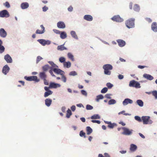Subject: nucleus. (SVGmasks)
<instances>
[{"mask_svg": "<svg viewBox=\"0 0 157 157\" xmlns=\"http://www.w3.org/2000/svg\"><path fill=\"white\" fill-rule=\"evenodd\" d=\"M51 69L55 73L57 74L63 75V74H64V72L59 69L56 68L53 69L52 67H51Z\"/></svg>", "mask_w": 157, "mask_h": 157, "instance_id": "nucleus-9", "label": "nucleus"}, {"mask_svg": "<svg viewBox=\"0 0 157 157\" xmlns=\"http://www.w3.org/2000/svg\"><path fill=\"white\" fill-rule=\"evenodd\" d=\"M118 76V78L120 79H123L124 78V76L122 75H119Z\"/></svg>", "mask_w": 157, "mask_h": 157, "instance_id": "nucleus-57", "label": "nucleus"}, {"mask_svg": "<svg viewBox=\"0 0 157 157\" xmlns=\"http://www.w3.org/2000/svg\"><path fill=\"white\" fill-rule=\"evenodd\" d=\"M4 5L7 8H9L10 7V5L9 3L6 2L5 3H4Z\"/></svg>", "mask_w": 157, "mask_h": 157, "instance_id": "nucleus-54", "label": "nucleus"}, {"mask_svg": "<svg viewBox=\"0 0 157 157\" xmlns=\"http://www.w3.org/2000/svg\"><path fill=\"white\" fill-rule=\"evenodd\" d=\"M61 85L59 84L51 82L50 83L49 88H56L57 87H59Z\"/></svg>", "mask_w": 157, "mask_h": 157, "instance_id": "nucleus-11", "label": "nucleus"}, {"mask_svg": "<svg viewBox=\"0 0 157 157\" xmlns=\"http://www.w3.org/2000/svg\"><path fill=\"white\" fill-rule=\"evenodd\" d=\"M134 10L136 11H138L140 10V6L137 4H135L133 7Z\"/></svg>", "mask_w": 157, "mask_h": 157, "instance_id": "nucleus-35", "label": "nucleus"}, {"mask_svg": "<svg viewBox=\"0 0 157 157\" xmlns=\"http://www.w3.org/2000/svg\"><path fill=\"white\" fill-rule=\"evenodd\" d=\"M7 34L6 32L3 28L0 29V36L3 38H5L7 36Z\"/></svg>", "mask_w": 157, "mask_h": 157, "instance_id": "nucleus-12", "label": "nucleus"}, {"mask_svg": "<svg viewBox=\"0 0 157 157\" xmlns=\"http://www.w3.org/2000/svg\"><path fill=\"white\" fill-rule=\"evenodd\" d=\"M10 16L9 12L6 10H3L0 11V17H8Z\"/></svg>", "mask_w": 157, "mask_h": 157, "instance_id": "nucleus-6", "label": "nucleus"}, {"mask_svg": "<svg viewBox=\"0 0 157 157\" xmlns=\"http://www.w3.org/2000/svg\"><path fill=\"white\" fill-rule=\"evenodd\" d=\"M60 37L62 39H65L67 37V34L65 32H61L60 33Z\"/></svg>", "mask_w": 157, "mask_h": 157, "instance_id": "nucleus-25", "label": "nucleus"}, {"mask_svg": "<svg viewBox=\"0 0 157 157\" xmlns=\"http://www.w3.org/2000/svg\"><path fill=\"white\" fill-rule=\"evenodd\" d=\"M52 100L50 98H47L45 100V104L48 107L50 106L52 103Z\"/></svg>", "mask_w": 157, "mask_h": 157, "instance_id": "nucleus-21", "label": "nucleus"}, {"mask_svg": "<svg viewBox=\"0 0 157 157\" xmlns=\"http://www.w3.org/2000/svg\"><path fill=\"white\" fill-rule=\"evenodd\" d=\"M43 59L40 56H37L36 59V62L37 63H38L41 60Z\"/></svg>", "mask_w": 157, "mask_h": 157, "instance_id": "nucleus-51", "label": "nucleus"}, {"mask_svg": "<svg viewBox=\"0 0 157 157\" xmlns=\"http://www.w3.org/2000/svg\"><path fill=\"white\" fill-rule=\"evenodd\" d=\"M59 62L61 63H65V59L64 57H60L59 58Z\"/></svg>", "mask_w": 157, "mask_h": 157, "instance_id": "nucleus-41", "label": "nucleus"}, {"mask_svg": "<svg viewBox=\"0 0 157 157\" xmlns=\"http://www.w3.org/2000/svg\"><path fill=\"white\" fill-rule=\"evenodd\" d=\"M52 93L53 92L51 90L46 92L44 94V96L45 97H47L49 95L52 94Z\"/></svg>", "mask_w": 157, "mask_h": 157, "instance_id": "nucleus-31", "label": "nucleus"}, {"mask_svg": "<svg viewBox=\"0 0 157 157\" xmlns=\"http://www.w3.org/2000/svg\"><path fill=\"white\" fill-rule=\"evenodd\" d=\"M25 78L27 81H34L36 82H38L39 80L37 79V77L36 76H33L30 77H25Z\"/></svg>", "mask_w": 157, "mask_h": 157, "instance_id": "nucleus-7", "label": "nucleus"}, {"mask_svg": "<svg viewBox=\"0 0 157 157\" xmlns=\"http://www.w3.org/2000/svg\"><path fill=\"white\" fill-rule=\"evenodd\" d=\"M134 18H130L127 20L125 21V25L128 28H133L134 27Z\"/></svg>", "mask_w": 157, "mask_h": 157, "instance_id": "nucleus-2", "label": "nucleus"}, {"mask_svg": "<svg viewBox=\"0 0 157 157\" xmlns=\"http://www.w3.org/2000/svg\"><path fill=\"white\" fill-rule=\"evenodd\" d=\"M49 63L52 66V67H57L58 66L56 65V64L54 63L52 61H49Z\"/></svg>", "mask_w": 157, "mask_h": 157, "instance_id": "nucleus-37", "label": "nucleus"}, {"mask_svg": "<svg viewBox=\"0 0 157 157\" xmlns=\"http://www.w3.org/2000/svg\"><path fill=\"white\" fill-rule=\"evenodd\" d=\"M122 129L123 130V132L122 133V134L127 136L131 135L133 131V130L129 129L124 127H122Z\"/></svg>", "mask_w": 157, "mask_h": 157, "instance_id": "nucleus-3", "label": "nucleus"}, {"mask_svg": "<svg viewBox=\"0 0 157 157\" xmlns=\"http://www.w3.org/2000/svg\"><path fill=\"white\" fill-rule=\"evenodd\" d=\"M77 75V74L75 71H72L69 74L70 75L75 76Z\"/></svg>", "mask_w": 157, "mask_h": 157, "instance_id": "nucleus-50", "label": "nucleus"}, {"mask_svg": "<svg viewBox=\"0 0 157 157\" xmlns=\"http://www.w3.org/2000/svg\"><path fill=\"white\" fill-rule=\"evenodd\" d=\"M137 148V147L136 145L133 144H132L130 146V149L131 151H134L136 150Z\"/></svg>", "mask_w": 157, "mask_h": 157, "instance_id": "nucleus-28", "label": "nucleus"}, {"mask_svg": "<svg viewBox=\"0 0 157 157\" xmlns=\"http://www.w3.org/2000/svg\"><path fill=\"white\" fill-rule=\"evenodd\" d=\"M71 34L72 37L76 39H78V36L77 35L75 32L74 31H72L71 32Z\"/></svg>", "mask_w": 157, "mask_h": 157, "instance_id": "nucleus-30", "label": "nucleus"}, {"mask_svg": "<svg viewBox=\"0 0 157 157\" xmlns=\"http://www.w3.org/2000/svg\"><path fill=\"white\" fill-rule=\"evenodd\" d=\"M90 118L92 120L98 119V114H94Z\"/></svg>", "mask_w": 157, "mask_h": 157, "instance_id": "nucleus-42", "label": "nucleus"}, {"mask_svg": "<svg viewBox=\"0 0 157 157\" xmlns=\"http://www.w3.org/2000/svg\"><path fill=\"white\" fill-rule=\"evenodd\" d=\"M10 68L7 65H5L3 68L2 71L5 75H6L9 71Z\"/></svg>", "mask_w": 157, "mask_h": 157, "instance_id": "nucleus-15", "label": "nucleus"}, {"mask_svg": "<svg viewBox=\"0 0 157 157\" xmlns=\"http://www.w3.org/2000/svg\"><path fill=\"white\" fill-rule=\"evenodd\" d=\"M86 109L87 110H91L93 109V107L89 105H87L86 107Z\"/></svg>", "mask_w": 157, "mask_h": 157, "instance_id": "nucleus-49", "label": "nucleus"}, {"mask_svg": "<svg viewBox=\"0 0 157 157\" xmlns=\"http://www.w3.org/2000/svg\"><path fill=\"white\" fill-rule=\"evenodd\" d=\"M49 68V66L48 65H45L43 67L42 69L44 71H47Z\"/></svg>", "mask_w": 157, "mask_h": 157, "instance_id": "nucleus-47", "label": "nucleus"}, {"mask_svg": "<svg viewBox=\"0 0 157 157\" xmlns=\"http://www.w3.org/2000/svg\"><path fill=\"white\" fill-rule=\"evenodd\" d=\"M146 66H141V65H139L138 66V67L139 68H140V69H143V68H144L146 67Z\"/></svg>", "mask_w": 157, "mask_h": 157, "instance_id": "nucleus-62", "label": "nucleus"}, {"mask_svg": "<svg viewBox=\"0 0 157 157\" xmlns=\"http://www.w3.org/2000/svg\"><path fill=\"white\" fill-rule=\"evenodd\" d=\"M37 41L43 46H45L46 44H50L49 41H46L44 39H39Z\"/></svg>", "mask_w": 157, "mask_h": 157, "instance_id": "nucleus-10", "label": "nucleus"}, {"mask_svg": "<svg viewBox=\"0 0 157 157\" xmlns=\"http://www.w3.org/2000/svg\"><path fill=\"white\" fill-rule=\"evenodd\" d=\"M57 26L58 28L60 29H64L66 27L64 22L61 21H59L57 23Z\"/></svg>", "mask_w": 157, "mask_h": 157, "instance_id": "nucleus-16", "label": "nucleus"}, {"mask_svg": "<svg viewBox=\"0 0 157 157\" xmlns=\"http://www.w3.org/2000/svg\"><path fill=\"white\" fill-rule=\"evenodd\" d=\"M152 95L155 97V99H157V91L154 90L151 92Z\"/></svg>", "mask_w": 157, "mask_h": 157, "instance_id": "nucleus-38", "label": "nucleus"}, {"mask_svg": "<svg viewBox=\"0 0 157 157\" xmlns=\"http://www.w3.org/2000/svg\"><path fill=\"white\" fill-rule=\"evenodd\" d=\"M86 133L88 135H90L92 132V129L89 126H87L86 128Z\"/></svg>", "mask_w": 157, "mask_h": 157, "instance_id": "nucleus-27", "label": "nucleus"}, {"mask_svg": "<svg viewBox=\"0 0 157 157\" xmlns=\"http://www.w3.org/2000/svg\"><path fill=\"white\" fill-rule=\"evenodd\" d=\"M111 94H107L105 95V97L108 99H111V98L110 97Z\"/></svg>", "mask_w": 157, "mask_h": 157, "instance_id": "nucleus-56", "label": "nucleus"}, {"mask_svg": "<svg viewBox=\"0 0 157 157\" xmlns=\"http://www.w3.org/2000/svg\"><path fill=\"white\" fill-rule=\"evenodd\" d=\"M135 119L136 120L138 121L139 122H141L142 121V119L138 116H136L135 117Z\"/></svg>", "mask_w": 157, "mask_h": 157, "instance_id": "nucleus-48", "label": "nucleus"}, {"mask_svg": "<svg viewBox=\"0 0 157 157\" xmlns=\"http://www.w3.org/2000/svg\"><path fill=\"white\" fill-rule=\"evenodd\" d=\"M116 124L115 123H112L111 122L108 125V127L111 128H114V127L116 126Z\"/></svg>", "mask_w": 157, "mask_h": 157, "instance_id": "nucleus-36", "label": "nucleus"}, {"mask_svg": "<svg viewBox=\"0 0 157 157\" xmlns=\"http://www.w3.org/2000/svg\"><path fill=\"white\" fill-rule=\"evenodd\" d=\"M44 84L45 85H48L49 84L48 82L46 80V79H43Z\"/></svg>", "mask_w": 157, "mask_h": 157, "instance_id": "nucleus-59", "label": "nucleus"}, {"mask_svg": "<svg viewBox=\"0 0 157 157\" xmlns=\"http://www.w3.org/2000/svg\"><path fill=\"white\" fill-rule=\"evenodd\" d=\"M21 6L22 9H26L29 7V4L27 2H23L21 4Z\"/></svg>", "mask_w": 157, "mask_h": 157, "instance_id": "nucleus-23", "label": "nucleus"}, {"mask_svg": "<svg viewBox=\"0 0 157 157\" xmlns=\"http://www.w3.org/2000/svg\"><path fill=\"white\" fill-rule=\"evenodd\" d=\"M111 19L113 21L117 22H121L123 21V19L118 15L114 16Z\"/></svg>", "mask_w": 157, "mask_h": 157, "instance_id": "nucleus-8", "label": "nucleus"}, {"mask_svg": "<svg viewBox=\"0 0 157 157\" xmlns=\"http://www.w3.org/2000/svg\"><path fill=\"white\" fill-rule=\"evenodd\" d=\"M108 91V88L107 87H104L101 91L102 93H105Z\"/></svg>", "mask_w": 157, "mask_h": 157, "instance_id": "nucleus-46", "label": "nucleus"}, {"mask_svg": "<svg viewBox=\"0 0 157 157\" xmlns=\"http://www.w3.org/2000/svg\"><path fill=\"white\" fill-rule=\"evenodd\" d=\"M151 28L153 31L157 32V24L156 22H154L152 24Z\"/></svg>", "mask_w": 157, "mask_h": 157, "instance_id": "nucleus-18", "label": "nucleus"}, {"mask_svg": "<svg viewBox=\"0 0 157 157\" xmlns=\"http://www.w3.org/2000/svg\"><path fill=\"white\" fill-rule=\"evenodd\" d=\"M4 59L7 63H11L12 62V59L10 56L7 54L4 56Z\"/></svg>", "mask_w": 157, "mask_h": 157, "instance_id": "nucleus-13", "label": "nucleus"}, {"mask_svg": "<svg viewBox=\"0 0 157 157\" xmlns=\"http://www.w3.org/2000/svg\"><path fill=\"white\" fill-rule=\"evenodd\" d=\"M40 27L42 29V31H40L39 29H37L36 32V34H41L45 32V28L43 25H40Z\"/></svg>", "mask_w": 157, "mask_h": 157, "instance_id": "nucleus-20", "label": "nucleus"}, {"mask_svg": "<svg viewBox=\"0 0 157 157\" xmlns=\"http://www.w3.org/2000/svg\"><path fill=\"white\" fill-rule=\"evenodd\" d=\"M81 93L82 94L85 96H86L87 95V93L84 90H82L81 91Z\"/></svg>", "mask_w": 157, "mask_h": 157, "instance_id": "nucleus-53", "label": "nucleus"}, {"mask_svg": "<svg viewBox=\"0 0 157 157\" xmlns=\"http://www.w3.org/2000/svg\"><path fill=\"white\" fill-rule=\"evenodd\" d=\"M71 63L69 61H68L67 62H65V63H63L64 67L67 68H69L71 67Z\"/></svg>", "mask_w": 157, "mask_h": 157, "instance_id": "nucleus-29", "label": "nucleus"}, {"mask_svg": "<svg viewBox=\"0 0 157 157\" xmlns=\"http://www.w3.org/2000/svg\"><path fill=\"white\" fill-rule=\"evenodd\" d=\"M39 77L42 79L43 80L44 79H46L47 76L44 72H41L39 73Z\"/></svg>", "mask_w": 157, "mask_h": 157, "instance_id": "nucleus-24", "label": "nucleus"}, {"mask_svg": "<svg viewBox=\"0 0 157 157\" xmlns=\"http://www.w3.org/2000/svg\"><path fill=\"white\" fill-rule=\"evenodd\" d=\"M53 31L55 33L57 34H60L61 32L59 30L56 29H53Z\"/></svg>", "mask_w": 157, "mask_h": 157, "instance_id": "nucleus-52", "label": "nucleus"}, {"mask_svg": "<svg viewBox=\"0 0 157 157\" xmlns=\"http://www.w3.org/2000/svg\"><path fill=\"white\" fill-rule=\"evenodd\" d=\"M73 7L71 6H70L68 8V10L69 11H70V12H71L73 10Z\"/></svg>", "mask_w": 157, "mask_h": 157, "instance_id": "nucleus-58", "label": "nucleus"}, {"mask_svg": "<svg viewBox=\"0 0 157 157\" xmlns=\"http://www.w3.org/2000/svg\"><path fill=\"white\" fill-rule=\"evenodd\" d=\"M105 157H110V155L107 153L104 154Z\"/></svg>", "mask_w": 157, "mask_h": 157, "instance_id": "nucleus-64", "label": "nucleus"}, {"mask_svg": "<svg viewBox=\"0 0 157 157\" xmlns=\"http://www.w3.org/2000/svg\"><path fill=\"white\" fill-rule=\"evenodd\" d=\"M133 102V101L129 99L126 98L123 102V104L124 105H126L128 103L132 104Z\"/></svg>", "mask_w": 157, "mask_h": 157, "instance_id": "nucleus-19", "label": "nucleus"}, {"mask_svg": "<svg viewBox=\"0 0 157 157\" xmlns=\"http://www.w3.org/2000/svg\"><path fill=\"white\" fill-rule=\"evenodd\" d=\"M103 68L104 70V73L105 75H110L111 74V70L113 68V66L110 64H106L104 65L103 66Z\"/></svg>", "mask_w": 157, "mask_h": 157, "instance_id": "nucleus-1", "label": "nucleus"}, {"mask_svg": "<svg viewBox=\"0 0 157 157\" xmlns=\"http://www.w3.org/2000/svg\"><path fill=\"white\" fill-rule=\"evenodd\" d=\"M116 103V101L114 99H111L108 102V104L109 105L114 104Z\"/></svg>", "mask_w": 157, "mask_h": 157, "instance_id": "nucleus-40", "label": "nucleus"}, {"mask_svg": "<svg viewBox=\"0 0 157 157\" xmlns=\"http://www.w3.org/2000/svg\"><path fill=\"white\" fill-rule=\"evenodd\" d=\"M146 20L149 23H151L152 22V20L150 18H146Z\"/></svg>", "mask_w": 157, "mask_h": 157, "instance_id": "nucleus-61", "label": "nucleus"}, {"mask_svg": "<svg viewBox=\"0 0 157 157\" xmlns=\"http://www.w3.org/2000/svg\"><path fill=\"white\" fill-rule=\"evenodd\" d=\"M142 120L144 124H151L152 123V121L150 119V117L149 116H143L142 117Z\"/></svg>", "mask_w": 157, "mask_h": 157, "instance_id": "nucleus-4", "label": "nucleus"}, {"mask_svg": "<svg viewBox=\"0 0 157 157\" xmlns=\"http://www.w3.org/2000/svg\"><path fill=\"white\" fill-rule=\"evenodd\" d=\"M83 18L85 20L88 21H91L93 20L92 17L90 15H85Z\"/></svg>", "mask_w": 157, "mask_h": 157, "instance_id": "nucleus-22", "label": "nucleus"}, {"mask_svg": "<svg viewBox=\"0 0 157 157\" xmlns=\"http://www.w3.org/2000/svg\"><path fill=\"white\" fill-rule=\"evenodd\" d=\"M129 85L130 87H135L136 88H140V84L138 82L134 80L130 81Z\"/></svg>", "mask_w": 157, "mask_h": 157, "instance_id": "nucleus-5", "label": "nucleus"}, {"mask_svg": "<svg viewBox=\"0 0 157 157\" xmlns=\"http://www.w3.org/2000/svg\"><path fill=\"white\" fill-rule=\"evenodd\" d=\"M136 103L140 107H142L143 106V102L141 100H137L136 101Z\"/></svg>", "mask_w": 157, "mask_h": 157, "instance_id": "nucleus-34", "label": "nucleus"}, {"mask_svg": "<svg viewBox=\"0 0 157 157\" xmlns=\"http://www.w3.org/2000/svg\"><path fill=\"white\" fill-rule=\"evenodd\" d=\"M67 56L68 58L72 61H74V56L71 53H68L67 54Z\"/></svg>", "mask_w": 157, "mask_h": 157, "instance_id": "nucleus-32", "label": "nucleus"}, {"mask_svg": "<svg viewBox=\"0 0 157 157\" xmlns=\"http://www.w3.org/2000/svg\"><path fill=\"white\" fill-rule=\"evenodd\" d=\"M106 85L109 89H111L113 86V85L110 82L107 83Z\"/></svg>", "mask_w": 157, "mask_h": 157, "instance_id": "nucleus-44", "label": "nucleus"}, {"mask_svg": "<svg viewBox=\"0 0 157 157\" xmlns=\"http://www.w3.org/2000/svg\"><path fill=\"white\" fill-rule=\"evenodd\" d=\"M49 87H48L47 86H45L44 87V90L46 91H47L46 92H47V91H48L51 90H50L49 89Z\"/></svg>", "mask_w": 157, "mask_h": 157, "instance_id": "nucleus-63", "label": "nucleus"}, {"mask_svg": "<svg viewBox=\"0 0 157 157\" xmlns=\"http://www.w3.org/2000/svg\"><path fill=\"white\" fill-rule=\"evenodd\" d=\"M143 77L147 80H151L154 79V77L150 75L144 74L143 75Z\"/></svg>", "mask_w": 157, "mask_h": 157, "instance_id": "nucleus-17", "label": "nucleus"}, {"mask_svg": "<svg viewBox=\"0 0 157 157\" xmlns=\"http://www.w3.org/2000/svg\"><path fill=\"white\" fill-rule=\"evenodd\" d=\"M119 46L120 47H123L125 45V42L123 40L121 39H118L117 40Z\"/></svg>", "mask_w": 157, "mask_h": 157, "instance_id": "nucleus-14", "label": "nucleus"}, {"mask_svg": "<svg viewBox=\"0 0 157 157\" xmlns=\"http://www.w3.org/2000/svg\"><path fill=\"white\" fill-rule=\"evenodd\" d=\"M5 48L4 47L2 46L1 45L0 46V53H2L3 52H4L5 51Z\"/></svg>", "mask_w": 157, "mask_h": 157, "instance_id": "nucleus-43", "label": "nucleus"}, {"mask_svg": "<svg viewBox=\"0 0 157 157\" xmlns=\"http://www.w3.org/2000/svg\"><path fill=\"white\" fill-rule=\"evenodd\" d=\"M86 133L83 132V131H81L80 132L79 135L81 137H84V138H86V136L85 135Z\"/></svg>", "mask_w": 157, "mask_h": 157, "instance_id": "nucleus-39", "label": "nucleus"}, {"mask_svg": "<svg viewBox=\"0 0 157 157\" xmlns=\"http://www.w3.org/2000/svg\"><path fill=\"white\" fill-rule=\"evenodd\" d=\"M42 9L43 11L44 12H45L48 9V7L46 6H45L42 8Z\"/></svg>", "mask_w": 157, "mask_h": 157, "instance_id": "nucleus-55", "label": "nucleus"}, {"mask_svg": "<svg viewBox=\"0 0 157 157\" xmlns=\"http://www.w3.org/2000/svg\"><path fill=\"white\" fill-rule=\"evenodd\" d=\"M72 115V113L71 110L68 109L67 111L66 117L67 118H70V116Z\"/></svg>", "mask_w": 157, "mask_h": 157, "instance_id": "nucleus-33", "label": "nucleus"}, {"mask_svg": "<svg viewBox=\"0 0 157 157\" xmlns=\"http://www.w3.org/2000/svg\"><path fill=\"white\" fill-rule=\"evenodd\" d=\"M62 75L61 77V79L62 81L64 82H66L67 79L66 77L64 75V74H63V75Z\"/></svg>", "mask_w": 157, "mask_h": 157, "instance_id": "nucleus-45", "label": "nucleus"}, {"mask_svg": "<svg viewBox=\"0 0 157 157\" xmlns=\"http://www.w3.org/2000/svg\"><path fill=\"white\" fill-rule=\"evenodd\" d=\"M76 107L75 105H73L71 107V109L73 111H74L75 110Z\"/></svg>", "mask_w": 157, "mask_h": 157, "instance_id": "nucleus-60", "label": "nucleus"}, {"mask_svg": "<svg viewBox=\"0 0 157 157\" xmlns=\"http://www.w3.org/2000/svg\"><path fill=\"white\" fill-rule=\"evenodd\" d=\"M64 44L63 45L58 46L57 47V49L59 51H63L64 50H67V48L64 46Z\"/></svg>", "mask_w": 157, "mask_h": 157, "instance_id": "nucleus-26", "label": "nucleus"}]
</instances>
